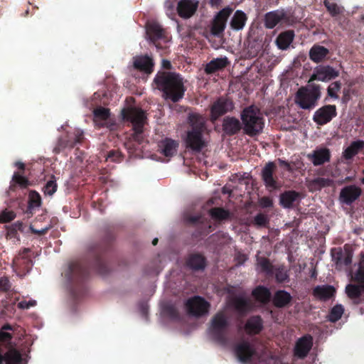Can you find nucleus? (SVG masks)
<instances>
[{
	"label": "nucleus",
	"mask_w": 364,
	"mask_h": 364,
	"mask_svg": "<svg viewBox=\"0 0 364 364\" xmlns=\"http://www.w3.org/2000/svg\"><path fill=\"white\" fill-rule=\"evenodd\" d=\"M247 20V16L246 14L241 11L237 10L230 22V25L232 29L235 31L242 30L245 26L246 21Z\"/></svg>",
	"instance_id": "obj_31"
},
{
	"label": "nucleus",
	"mask_w": 364,
	"mask_h": 364,
	"mask_svg": "<svg viewBox=\"0 0 364 364\" xmlns=\"http://www.w3.org/2000/svg\"><path fill=\"white\" fill-rule=\"evenodd\" d=\"M300 197L299 192L295 191H285L280 194L279 204L284 208H293L294 203Z\"/></svg>",
	"instance_id": "obj_23"
},
{
	"label": "nucleus",
	"mask_w": 364,
	"mask_h": 364,
	"mask_svg": "<svg viewBox=\"0 0 364 364\" xmlns=\"http://www.w3.org/2000/svg\"><path fill=\"white\" fill-rule=\"evenodd\" d=\"M159 147L163 155L166 157H171L176 153L178 143L171 139L166 138L159 143Z\"/></svg>",
	"instance_id": "obj_26"
},
{
	"label": "nucleus",
	"mask_w": 364,
	"mask_h": 364,
	"mask_svg": "<svg viewBox=\"0 0 364 364\" xmlns=\"http://www.w3.org/2000/svg\"><path fill=\"white\" fill-rule=\"evenodd\" d=\"M228 322L225 316L220 313L218 314L213 319L210 328L212 333H217L222 331L227 326Z\"/></svg>",
	"instance_id": "obj_34"
},
{
	"label": "nucleus",
	"mask_w": 364,
	"mask_h": 364,
	"mask_svg": "<svg viewBox=\"0 0 364 364\" xmlns=\"http://www.w3.org/2000/svg\"><path fill=\"white\" fill-rule=\"evenodd\" d=\"M262 328V320L259 317H252L245 325V331L250 334L258 333Z\"/></svg>",
	"instance_id": "obj_38"
},
{
	"label": "nucleus",
	"mask_w": 364,
	"mask_h": 364,
	"mask_svg": "<svg viewBox=\"0 0 364 364\" xmlns=\"http://www.w3.org/2000/svg\"><path fill=\"white\" fill-rule=\"evenodd\" d=\"M259 204L262 208H271L273 206V201L269 197H262L259 199Z\"/></svg>",
	"instance_id": "obj_58"
},
{
	"label": "nucleus",
	"mask_w": 364,
	"mask_h": 364,
	"mask_svg": "<svg viewBox=\"0 0 364 364\" xmlns=\"http://www.w3.org/2000/svg\"><path fill=\"white\" fill-rule=\"evenodd\" d=\"M339 75V71L330 65H318L314 70L310 76L309 83L318 80L321 82H328L336 79Z\"/></svg>",
	"instance_id": "obj_10"
},
{
	"label": "nucleus",
	"mask_w": 364,
	"mask_h": 364,
	"mask_svg": "<svg viewBox=\"0 0 364 364\" xmlns=\"http://www.w3.org/2000/svg\"><path fill=\"white\" fill-rule=\"evenodd\" d=\"M25 225L22 222L17 221L7 228L6 237L15 242L19 240L18 231L24 232Z\"/></svg>",
	"instance_id": "obj_35"
},
{
	"label": "nucleus",
	"mask_w": 364,
	"mask_h": 364,
	"mask_svg": "<svg viewBox=\"0 0 364 364\" xmlns=\"http://www.w3.org/2000/svg\"><path fill=\"white\" fill-rule=\"evenodd\" d=\"M30 229H31V231L32 233H34V234H36L38 235H45L46 233H47V232L48 231V230L50 229L49 227H47L46 228H43L41 229V230H36L33 228V226H30Z\"/></svg>",
	"instance_id": "obj_62"
},
{
	"label": "nucleus",
	"mask_w": 364,
	"mask_h": 364,
	"mask_svg": "<svg viewBox=\"0 0 364 364\" xmlns=\"http://www.w3.org/2000/svg\"><path fill=\"white\" fill-rule=\"evenodd\" d=\"M331 154L330 149L326 147L316 148L311 153L307 155V158L310 160L314 166H318L329 162Z\"/></svg>",
	"instance_id": "obj_17"
},
{
	"label": "nucleus",
	"mask_w": 364,
	"mask_h": 364,
	"mask_svg": "<svg viewBox=\"0 0 364 364\" xmlns=\"http://www.w3.org/2000/svg\"><path fill=\"white\" fill-rule=\"evenodd\" d=\"M58 189L56 178L51 175L43 188V191L46 196H52Z\"/></svg>",
	"instance_id": "obj_43"
},
{
	"label": "nucleus",
	"mask_w": 364,
	"mask_h": 364,
	"mask_svg": "<svg viewBox=\"0 0 364 364\" xmlns=\"http://www.w3.org/2000/svg\"><path fill=\"white\" fill-rule=\"evenodd\" d=\"M285 17V14L279 10L267 12L264 15V23L267 28H274Z\"/></svg>",
	"instance_id": "obj_24"
},
{
	"label": "nucleus",
	"mask_w": 364,
	"mask_h": 364,
	"mask_svg": "<svg viewBox=\"0 0 364 364\" xmlns=\"http://www.w3.org/2000/svg\"><path fill=\"white\" fill-rule=\"evenodd\" d=\"M36 304L35 300H30L28 301H23L18 303V306L19 308L23 309H28L31 306H34Z\"/></svg>",
	"instance_id": "obj_59"
},
{
	"label": "nucleus",
	"mask_w": 364,
	"mask_h": 364,
	"mask_svg": "<svg viewBox=\"0 0 364 364\" xmlns=\"http://www.w3.org/2000/svg\"><path fill=\"white\" fill-rule=\"evenodd\" d=\"M16 186H20L21 188H26L31 186V183L27 178L18 172H15L13 175L9 189L15 191Z\"/></svg>",
	"instance_id": "obj_36"
},
{
	"label": "nucleus",
	"mask_w": 364,
	"mask_h": 364,
	"mask_svg": "<svg viewBox=\"0 0 364 364\" xmlns=\"http://www.w3.org/2000/svg\"><path fill=\"white\" fill-rule=\"evenodd\" d=\"M253 223L258 227H266L269 224V218L267 215L260 213L254 217Z\"/></svg>",
	"instance_id": "obj_51"
},
{
	"label": "nucleus",
	"mask_w": 364,
	"mask_h": 364,
	"mask_svg": "<svg viewBox=\"0 0 364 364\" xmlns=\"http://www.w3.org/2000/svg\"><path fill=\"white\" fill-rule=\"evenodd\" d=\"M278 161L279 163V165L284 166L287 171H291V167L288 161H284L281 159H278Z\"/></svg>",
	"instance_id": "obj_64"
},
{
	"label": "nucleus",
	"mask_w": 364,
	"mask_h": 364,
	"mask_svg": "<svg viewBox=\"0 0 364 364\" xmlns=\"http://www.w3.org/2000/svg\"><path fill=\"white\" fill-rule=\"evenodd\" d=\"M210 217L217 221H222L229 218L230 212L223 208H213L209 210Z\"/></svg>",
	"instance_id": "obj_42"
},
{
	"label": "nucleus",
	"mask_w": 364,
	"mask_h": 364,
	"mask_svg": "<svg viewBox=\"0 0 364 364\" xmlns=\"http://www.w3.org/2000/svg\"><path fill=\"white\" fill-rule=\"evenodd\" d=\"M75 142V146L77 144H81L84 139V133L80 129H76L74 132V139H72Z\"/></svg>",
	"instance_id": "obj_57"
},
{
	"label": "nucleus",
	"mask_w": 364,
	"mask_h": 364,
	"mask_svg": "<svg viewBox=\"0 0 364 364\" xmlns=\"http://www.w3.org/2000/svg\"><path fill=\"white\" fill-rule=\"evenodd\" d=\"M343 312V306L341 304H338L331 309L328 318L331 321L335 322L341 318Z\"/></svg>",
	"instance_id": "obj_49"
},
{
	"label": "nucleus",
	"mask_w": 364,
	"mask_h": 364,
	"mask_svg": "<svg viewBox=\"0 0 364 364\" xmlns=\"http://www.w3.org/2000/svg\"><path fill=\"white\" fill-rule=\"evenodd\" d=\"M341 87L342 83L341 81H335L331 83L327 87V96L325 97L324 101H328V97L338 100L339 98L338 93L341 91Z\"/></svg>",
	"instance_id": "obj_39"
},
{
	"label": "nucleus",
	"mask_w": 364,
	"mask_h": 364,
	"mask_svg": "<svg viewBox=\"0 0 364 364\" xmlns=\"http://www.w3.org/2000/svg\"><path fill=\"white\" fill-rule=\"evenodd\" d=\"M209 304L200 296H194L186 303V308L189 314L201 316L208 312Z\"/></svg>",
	"instance_id": "obj_14"
},
{
	"label": "nucleus",
	"mask_w": 364,
	"mask_h": 364,
	"mask_svg": "<svg viewBox=\"0 0 364 364\" xmlns=\"http://www.w3.org/2000/svg\"><path fill=\"white\" fill-rule=\"evenodd\" d=\"M41 197L36 191H31L28 195V212L32 214V210L41 205Z\"/></svg>",
	"instance_id": "obj_41"
},
{
	"label": "nucleus",
	"mask_w": 364,
	"mask_h": 364,
	"mask_svg": "<svg viewBox=\"0 0 364 364\" xmlns=\"http://www.w3.org/2000/svg\"><path fill=\"white\" fill-rule=\"evenodd\" d=\"M188 265L193 269H200L205 267L204 258L199 254L192 256L188 262Z\"/></svg>",
	"instance_id": "obj_45"
},
{
	"label": "nucleus",
	"mask_w": 364,
	"mask_h": 364,
	"mask_svg": "<svg viewBox=\"0 0 364 364\" xmlns=\"http://www.w3.org/2000/svg\"><path fill=\"white\" fill-rule=\"evenodd\" d=\"M116 240V232L114 227H107L102 230L94 243V247L98 249L111 248Z\"/></svg>",
	"instance_id": "obj_13"
},
{
	"label": "nucleus",
	"mask_w": 364,
	"mask_h": 364,
	"mask_svg": "<svg viewBox=\"0 0 364 364\" xmlns=\"http://www.w3.org/2000/svg\"><path fill=\"white\" fill-rule=\"evenodd\" d=\"M124 118L130 121L132 124L134 133L132 134L133 139L141 144L144 141V125L145 123L146 116L144 112L141 109L131 108Z\"/></svg>",
	"instance_id": "obj_6"
},
{
	"label": "nucleus",
	"mask_w": 364,
	"mask_h": 364,
	"mask_svg": "<svg viewBox=\"0 0 364 364\" xmlns=\"http://www.w3.org/2000/svg\"><path fill=\"white\" fill-rule=\"evenodd\" d=\"M333 183V180L330 178H325L317 177L314 179L307 181V187L311 192H314L321 190L323 188L329 187Z\"/></svg>",
	"instance_id": "obj_30"
},
{
	"label": "nucleus",
	"mask_w": 364,
	"mask_h": 364,
	"mask_svg": "<svg viewBox=\"0 0 364 364\" xmlns=\"http://www.w3.org/2000/svg\"><path fill=\"white\" fill-rule=\"evenodd\" d=\"M184 222L196 229L193 235L196 237L206 236L214 230V227L210 220L203 217L201 215H186Z\"/></svg>",
	"instance_id": "obj_7"
},
{
	"label": "nucleus",
	"mask_w": 364,
	"mask_h": 364,
	"mask_svg": "<svg viewBox=\"0 0 364 364\" xmlns=\"http://www.w3.org/2000/svg\"><path fill=\"white\" fill-rule=\"evenodd\" d=\"M255 298L262 303L269 301L270 297V292L268 289L263 287L256 288L252 292Z\"/></svg>",
	"instance_id": "obj_44"
},
{
	"label": "nucleus",
	"mask_w": 364,
	"mask_h": 364,
	"mask_svg": "<svg viewBox=\"0 0 364 364\" xmlns=\"http://www.w3.org/2000/svg\"><path fill=\"white\" fill-rule=\"evenodd\" d=\"M11 285L9 279L6 277L0 279V290L6 291L10 288Z\"/></svg>",
	"instance_id": "obj_61"
},
{
	"label": "nucleus",
	"mask_w": 364,
	"mask_h": 364,
	"mask_svg": "<svg viewBox=\"0 0 364 364\" xmlns=\"http://www.w3.org/2000/svg\"><path fill=\"white\" fill-rule=\"evenodd\" d=\"M235 353L241 362L249 360L255 353V349L247 342H242L235 348Z\"/></svg>",
	"instance_id": "obj_20"
},
{
	"label": "nucleus",
	"mask_w": 364,
	"mask_h": 364,
	"mask_svg": "<svg viewBox=\"0 0 364 364\" xmlns=\"http://www.w3.org/2000/svg\"><path fill=\"white\" fill-rule=\"evenodd\" d=\"M3 361L6 364H21V355L16 350L11 348L5 353L4 356L0 354V364Z\"/></svg>",
	"instance_id": "obj_33"
},
{
	"label": "nucleus",
	"mask_w": 364,
	"mask_h": 364,
	"mask_svg": "<svg viewBox=\"0 0 364 364\" xmlns=\"http://www.w3.org/2000/svg\"><path fill=\"white\" fill-rule=\"evenodd\" d=\"M354 280L361 282H364V254H361L359 268L355 274Z\"/></svg>",
	"instance_id": "obj_52"
},
{
	"label": "nucleus",
	"mask_w": 364,
	"mask_h": 364,
	"mask_svg": "<svg viewBox=\"0 0 364 364\" xmlns=\"http://www.w3.org/2000/svg\"><path fill=\"white\" fill-rule=\"evenodd\" d=\"M331 257L336 268L341 269L351 262V252H331Z\"/></svg>",
	"instance_id": "obj_29"
},
{
	"label": "nucleus",
	"mask_w": 364,
	"mask_h": 364,
	"mask_svg": "<svg viewBox=\"0 0 364 364\" xmlns=\"http://www.w3.org/2000/svg\"><path fill=\"white\" fill-rule=\"evenodd\" d=\"M257 268L258 271L265 273L272 272V265L267 259L257 255Z\"/></svg>",
	"instance_id": "obj_48"
},
{
	"label": "nucleus",
	"mask_w": 364,
	"mask_h": 364,
	"mask_svg": "<svg viewBox=\"0 0 364 364\" xmlns=\"http://www.w3.org/2000/svg\"><path fill=\"white\" fill-rule=\"evenodd\" d=\"M107 160L119 162L122 160V154L118 149L111 150L107 154Z\"/></svg>",
	"instance_id": "obj_54"
},
{
	"label": "nucleus",
	"mask_w": 364,
	"mask_h": 364,
	"mask_svg": "<svg viewBox=\"0 0 364 364\" xmlns=\"http://www.w3.org/2000/svg\"><path fill=\"white\" fill-rule=\"evenodd\" d=\"M243 132L249 136L260 134L264 127V119L259 108L255 105L245 107L240 112Z\"/></svg>",
	"instance_id": "obj_3"
},
{
	"label": "nucleus",
	"mask_w": 364,
	"mask_h": 364,
	"mask_svg": "<svg viewBox=\"0 0 364 364\" xmlns=\"http://www.w3.org/2000/svg\"><path fill=\"white\" fill-rule=\"evenodd\" d=\"M198 2L195 0H181L178 3L177 11L180 17L188 18L196 11Z\"/></svg>",
	"instance_id": "obj_18"
},
{
	"label": "nucleus",
	"mask_w": 364,
	"mask_h": 364,
	"mask_svg": "<svg viewBox=\"0 0 364 364\" xmlns=\"http://www.w3.org/2000/svg\"><path fill=\"white\" fill-rule=\"evenodd\" d=\"M277 170L276 164L273 161L267 163L262 169L261 177L265 187L269 191H273L278 189L280 186L277 182V178L274 176Z\"/></svg>",
	"instance_id": "obj_11"
},
{
	"label": "nucleus",
	"mask_w": 364,
	"mask_h": 364,
	"mask_svg": "<svg viewBox=\"0 0 364 364\" xmlns=\"http://www.w3.org/2000/svg\"><path fill=\"white\" fill-rule=\"evenodd\" d=\"M229 61L228 58H217L211 60L205 67L206 74H213L218 71L222 70L228 66Z\"/></svg>",
	"instance_id": "obj_25"
},
{
	"label": "nucleus",
	"mask_w": 364,
	"mask_h": 364,
	"mask_svg": "<svg viewBox=\"0 0 364 364\" xmlns=\"http://www.w3.org/2000/svg\"><path fill=\"white\" fill-rule=\"evenodd\" d=\"M235 306L239 311H245L249 309L250 306L246 299L242 297L237 298L235 301Z\"/></svg>",
	"instance_id": "obj_55"
},
{
	"label": "nucleus",
	"mask_w": 364,
	"mask_h": 364,
	"mask_svg": "<svg viewBox=\"0 0 364 364\" xmlns=\"http://www.w3.org/2000/svg\"><path fill=\"white\" fill-rule=\"evenodd\" d=\"M361 193L360 188L355 185L347 186L341 189L340 198L343 203L350 205L360 197Z\"/></svg>",
	"instance_id": "obj_19"
},
{
	"label": "nucleus",
	"mask_w": 364,
	"mask_h": 364,
	"mask_svg": "<svg viewBox=\"0 0 364 364\" xmlns=\"http://www.w3.org/2000/svg\"><path fill=\"white\" fill-rule=\"evenodd\" d=\"M232 12V9L230 7H225L220 10L215 16L212 26H211V33L215 36H221L226 27V23L228 17Z\"/></svg>",
	"instance_id": "obj_12"
},
{
	"label": "nucleus",
	"mask_w": 364,
	"mask_h": 364,
	"mask_svg": "<svg viewBox=\"0 0 364 364\" xmlns=\"http://www.w3.org/2000/svg\"><path fill=\"white\" fill-rule=\"evenodd\" d=\"M156 87L161 92V97L173 103L181 101L186 91V80L176 72L158 71L154 78Z\"/></svg>",
	"instance_id": "obj_1"
},
{
	"label": "nucleus",
	"mask_w": 364,
	"mask_h": 364,
	"mask_svg": "<svg viewBox=\"0 0 364 364\" xmlns=\"http://www.w3.org/2000/svg\"><path fill=\"white\" fill-rule=\"evenodd\" d=\"M287 277L288 276L286 271L283 269L278 270L277 272L276 273L277 280L279 282H283L286 281L287 279Z\"/></svg>",
	"instance_id": "obj_60"
},
{
	"label": "nucleus",
	"mask_w": 364,
	"mask_h": 364,
	"mask_svg": "<svg viewBox=\"0 0 364 364\" xmlns=\"http://www.w3.org/2000/svg\"><path fill=\"white\" fill-rule=\"evenodd\" d=\"M291 299V296L286 291L280 290L275 293L273 302L277 307L287 306Z\"/></svg>",
	"instance_id": "obj_37"
},
{
	"label": "nucleus",
	"mask_w": 364,
	"mask_h": 364,
	"mask_svg": "<svg viewBox=\"0 0 364 364\" xmlns=\"http://www.w3.org/2000/svg\"><path fill=\"white\" fill-rule=\"evenodd\" d=\"M222 129L226 136L236 135L242 129V122L235 117H225L222 122Z\"/></svg>",
	"instance_id": "obj_15"
},
{
	"label": "nucleus",
	"mask_w": 364,
	"mask_h": 364,
	"mask_svg": "<svg viewBox=\"0 0 364 364\" xmlns=\"http://www.w3.org/2000/svg\"><path fill=\"white\" fill-rule=\"evenodd\" d=\"M337 108L335 105H325L316 110L313 121L318 126H323L336 117Z\"/></svg>",
	"instance_id": "obj_9"
},
{
	"label": "nucleus",
	"mask_w": 364,
	"mask_h": 364,
	"mask_svg": "<svg viewBox=\"0 0 364 364\" xmlns=\"http://www.w3.org/2000/svg\"><path fill=\"white\" fill-rule=\"evenodd\" d=\"M75 146V142L68 136L65 137H60L58 140L57 144L54 148V152L59 154L63 149L65 148L73 149Z\"/></svg>",
	"instance_id": "obj_40"
},
{
	"label": "nucleus",
	"mask_w": 364,
	"mask_h": 364,
	"mask_svg": "<svg viewBox=\"0 0 364 364\" xmlns=\"http://www.w3.org/2000/svg\"><path fill=\"white\" fill-rule=\"evenodd\" d=\"M234 108V102L230 98L225 96L219 97L210 108L211 121H216L228 112H232Z\"/></svg>",
	"instance_id": "obj_8"
},
{
	"label": "nucleus",
	"mask_w": 364,
	"mask_h": 364,
	"mask_svg": "<svg viewBox=\"0 0 364 364\" xmlns=\"http://www.w3.org/2000/svg\"><path fill=\"white\" fill-rule=\"evenodd\" d=\"M321 97V86L311 84L299 87L294 95V103L300 109L311 110L314 109Z\"/></svg>",
	"instance_id": "obj_4"
},
{
	"label": "nucleus",
	"mask_w": 364,
	"mask_h": 364,
	"mask_svg": "<svg viewBox=\"0 0 364 364\" xmlns=\"http://www.w3.org/2000/svg\"><path fill=\"white\" fill-rule=\"evenodd\" d=\"M328 54L329 50L328 48L318 44L314 45L309 53L310 60L316 63L323 62Z\"/></svg>",
	"instance_id": "obj_21"
},
{
	"label": "nucleus",
	"mask_w": 364,
	"mask_h": 364,
	"mask_svg": "<svg viewBox=\"0 0 364 364\" xmlns=\"http://www.w3.org/2000/svg\"><path fill=\"white\" fill-rule=\"evenodd\" d=\"M109 115V109L107 108L100 107L94 110V116L97 119L107 120Z\"/></svg>",
	"instance_id": "obj_50"
},
{
	"label": "nucleus",
	"mask_w": 364,
	"mask_h": 364,
	"mask_svg": "<svg viewBox=\"0 0 364 364\" xmlns=\"http://www.w3.org/2000/svg\"><path fill=\"white\" fill-rule=\"evenodd\" d=\"M146 33L148 39L158 50L164 52L167 48L170 37L168 32L158 22L154 21L147 22Z\"/></svg>",
	"instance_id": "obj_5"
},
{
	"label": "nucleus",
	"mask_w": 364,
	"mask_h": 364,
	"mask_svg": "<svg viewBox=\"0 0 364 364\" xmlns=\"http://www.w3.org/2000/svg\"><path fill=\"white\" fill-rule=\"evenodd\" d=\"M133 66L136 70L149 75L154 71V62L148 55H136L133 58Z\"/></svg>",
	"instance_id": "obj_16"
},
{
	"label": "nucleus",
	"mask_w": 364,
	"mask_h": 364,
	"mask_svg": "<svg viewBox=\"0 0 364 364\" xmlns=\"http://www.w3.org/2000/svg\"><path fill=\"white\" fill-rule=\"evenodd\" d=\"M188 123L191 129L187 132L186 147L195 151H200L205 146L203 133L205 129V122L200 114L191 112L188 116Z\"/></svg>",
	"instance_id": "obj_2"
},
{
	"label": "nucleus",
	"mask_w": 364,
	"mask_h": 364,
	"mask_svg": "<svg viewBox=\"0 0 364 364\" xmlns=\"http://www.w3.org/2000/svg\"><path fill=\"white\" fill-rule=\"evenodd\" d=\"M16 213L12 210H4L0 213V223H6L13 220Z\"/></svg>",
	"instance_id": "obj_53"
},
{
	"label": "nucleus",
	"mask_w": 364,
	"mask_h": 364,
	"mask_svg": "<svg viewBox=\"0 0 364 364\" xmlns=\"http://www.w3.org/2000/svg\"><path fill=\"white\" fill-rule=\"evenodd\" d=\"M294 31L287 30L280 33L275 40L276 45L280 50L287 49L294 38Z\"/></svg>",
	"instance_id": "obj_27"
},
{
	"label": "nucleus",
	"mask_w": 364,
	"mask_h": 364,
	"mask_svg": "<svg viewBox=\"0 0 364 364\" xmlns=\"http://www.w3.org/2000/svg\"><path fill=\"white\" fill-rule=\"evenodd\" d=\"M364 148V141L356 140L343 151V156L346 160L352 159L358 152Z\"/></svg>",
	"instance_id": "obj_32"
},
{
	"label": "nucleus",
	"mask_w": 364,
	"mask_h": 364,
	"mask_svg": "<svg viewBox=\"0 0 364 364\" xmlns=\"http://www.w3.org/2000/svg\"><path fill=\"white\" fill-rule=\"evenodd\" d=\"M336 289L331 285H318L313 290V295L319 300L326 301L334 296Z\"/></svg>",
	"instance_id": "obj_22"
},
{
	"label": "nucleus",
	"mask_w": 364,
	"mask_h": 364,
	"mask_svg": "<svg viewBox=\"0 0 364 364\" xmlns=\"http://www.w3.org/2000/svg\"><path fill=\"white\" fill-rule=\"evenodd\" d=\"M11 338L10 333L4 332V331H0V342H5Z\"/></svg>",
	"instance_id": "obj_63"
},
{
	"label": "nucleus",
	"mask_w": 364,
	"mask_h": 364,
	"mask_svg": "<svg viewBox=\"0 0 364 364\" xmlns=\"http://www.w3.org/2000/svg\"><path fill=\"white\" fill-rule=\"evenodd\" d=\"M220 237H221L222 241H217V244L220 245L223 243H227L229 240H230V238L228 235L220 232L213 235L211 237V240L212 241H216V239H220Z\"/></svg>",
	"instance_id": "obj_56"
},
{
	"label": "nucleus",
	"mask_w": 364,
	"mask_h": 364,
	"mask_svg": "<svg viewBox=\"0 0 364 364\" xmlns=\"http://www.w3.org/2000/svg\"><path fill=\"white\" fill-rule=\"evenodd\" d=\"M347 295L352 299H358L362 296L361 285L348 284L346 287Z\"/></svg>",
	"instance_id": "obj_46"
},
{
	"label": "nucleus",
	"mask_w": 364,
	"mask_h": 364,
	"mask_svg": "<svg viewBox=\"0 0 364 364\" xmlns=\"http://www.w3.org/2000/svg\"><path fill=\"white\" fill-rule=\"evenodd\" d=\"M312 346V338L311 336H304L300 338L295 346V355L299 358L305 357L309 353Z\"/></svg>",
	"instance_id": "obj_28"
},
{
	"label": "nucleus",
	"mask_w": 364,
	"mask_h": 364,
	"mask_svg": "<svg viewBox=\"0 0 364 364\" xmlns=\"http://www.w3.org/2000/svg\"><path fill=\"white\" fill-rule=\"evenodd\" d=\"M323 4L332 16H336L342 13V8L332 1L324 0Z\"/></svg>",
	"instance_id": "obj_47"
}]
</instances>
